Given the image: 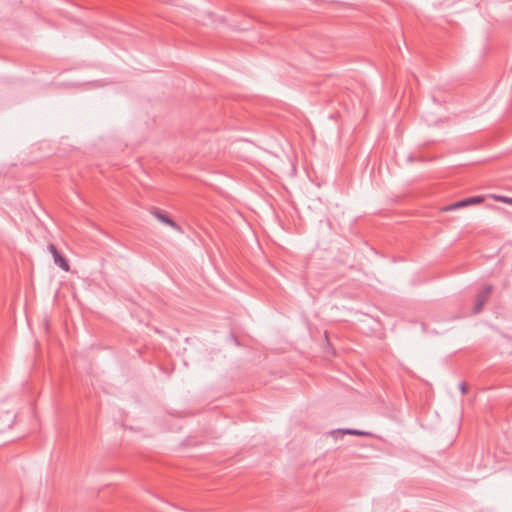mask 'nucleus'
Returning <instances> with one entry per match:
<instances>
[{
	"instance_id": "obj_1",
	"label": "nucleus",
	"mask_w": 512,
	"mask_h": 512,
	"mask_svg": "<svg viewBox=\"0 0 512 512\" xmlns=\"http://www.w3.org/2000/svg\"><path fill=\"white\" fill-rule=\"evenodd\" d=\"M483 201H484L483 196H473V197H469L464 200L455 202L449 206H446L445 208H443V211H453V210H457V209L464 208L467 206L478 205V204H481Z\"/></svg>"
},
{
	"instance_id": "obj_2",
	"label": "nucleus",
	"mask_w": 512,
	"mask_h": 512,
	"mask_svg": "<svg viewBox=\"0 0 512 512\" xmlns=\"http://www.w3.org/2000/svg\"><path fill=\"white\" fill-rule=\"evenodd\" d=\"M48 250L51 252L54 262L56 265H58L60 268H62L64 271L69 270V264L67 260L58 252L56 247L53 244H50L48 246Z\"/></svg>"
},
{
	"instance_id": "obj_3",
	"label": "nucleus",
	"mask_w": 512,
	"mask_h": 512,
	"mask_svg": "<svg viewBox=\"0 0 512 512\" xmlns=\"http://www.w3.org/2000/svg\"><path fill=\"white\" fill-rule=\"evenodd\" d=\"M491 290H481V292L477 295L475 305L473 308V313L478 314L482 311L485 303L488 301L490 297Z\"/></svg>"
},
{
	"instance_id": "obj_4",
	"label": "nucleus",
	"mask_w": 512,
	"mask_h": 512,
	"mask_svg": "<svg viewBox=\"0 0 512 512\" xmlns=\"http://www.w3.org/2000/svg\"><path fill=\"white\" fill-rule=\"evenodd\" d=\"M333 433H342V434H348V435H354V436H369L371 435L369 432L358 430V429H338L336 431H333Z\"/></svg>"
},
{
	"instance_id": "obj_5",
	"label": "nucleus",
	"mask_w": 512,
	"mask_h": 512,
	"mask_svg": "<svg viewBox=\"0 0 512 512\" xmlns=\"http://www.w3.org/2000/svg\"><path fill=\"white\" fill-rule=\"evenodd\" d=\"M154 216H155V217H156V219H158L160 222H162V223H164V224H166V225H169V226H171V227H173V228H177L176 223H175L172 219H170L169 217H167L166 215H163V214H161V213H159V212H156V213H154Z\"/></svg>"
},
{
	"instance_id": "obj_6",
	"label": "nucleus",
	"mask_w": 512,
	"mask_h": 512,
	"mask_svg": "<svg viewBox=\"0 0 512 512\" xmlns=\"http://www.w3.org/2000/svg\"><path fill=\"white\" fill-rule=\"evenodd\" d=\"M490 197L495 201H499V202H502V203L512 206V198H510V197L496 195V194H492V195H490Z\"/></svg>"
},
{
	"instance_id": "obj_7",
	"label": "nucleus",
	"mask_w": 512,
	"mask_h": 512,
	"mask_svg": "<svg viewBox=\"0 0 512 512\" xmlns=\"http://www.w3.org/2000/svg\"><path fill=\"white\" fill-rule=\"evenodd\" d=\"M459 389L462 392V394H465L467 392V385H466V383H464V382L460 383Z\"/></svg>"
}]
</instances>
